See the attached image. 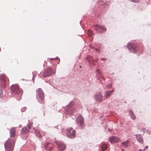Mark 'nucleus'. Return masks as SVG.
<instances>
[{
	"label": "nucleus",
	"mask_w": 151,
	"mask_h": 151,
	"mask_svg": "<svg viewBox=\"0 0 151 151\" xmlns=\"http://www.w3.org/2000/svg\"><path fill=\"white\" fill-rule=\"evenodd\" d=\"M34 78V77L32 78V80H33V79Z\"/></svg>",
	"instance_id": "nucleus-39"
},
{
	"label": "nucleus",
	"mask_w": 151,
	"mask_h": 151,
	"mask_svg": "<svg viewBox=\"0 0 151 151\" xmlns=\"http://www.w3.org/2000/svg\"><path fill=\"white\" fill-rule=\"evenodd\" d=\"M79 68H82V66H81V65H80V66H79Z\"/></svg>",
	"instance_id": "nucleus-38"
},
{
	"label": "nucleus",
	"mask_w": 151,
	"mask_h": 151,
	"mask_svg": "<svg viewBox=\"0 0 151 151\" xmlns=\"http://www.w3.org/2000/svg\"><path fill=\"white\" fill-rule=\"evenodd\" d=\"M109 140L111 143H114L118 142L119 140V137H116L112 136L109 138Z\"/></svg>",
	"instance_id": "nucleus-14"
},
{
	"label": "nucleus",
	"mask_w": 151,
	"mask_h": 151,
	"mask_svg": "<svg viewBox=\"0 0 151 151\" xmlns=\"http://www.w3.org/2000/svg\"><path fill=\"white\" fill-rule=\"evenodd\" d=\"M96 72L97 73L96 76L98 78V79H99V77L101 76V74L100 72V70L98 69H97L96 70Z\"/></svg>",
	"instance_id": "nucleus-24"
},
{
	"label": "nucleus",
	"mask_w": 151,
	"mask_h": 151,
	"mask_svg": "<svg viewBox=\"0 0 151 151\" xmlns=\"http://www.w3.org/2000/svg\"><path fill=\"white\" fill-rule=\"evenodd\" d=\"M55 143L58 146L59 150H63L65 149V146L62 142L57 141L55 142Z\"/></svg>",
	"instance_id": "nucleus-11"
},
{
	"label": "nucleus",
	"mask_w": 151,
	"mask_h": 151,
	"mask_svg": "<svg viewBox=\"0 0 151 151\" xmlns=\"http://www.w3.org/2000/svg\"><path fill=\"white\" fill-rule=\"evenodd\" d=\"M93 49H95V50L97 51V52H99V50L98 49H97V48H94V47H93Z\"/></svg>",
	"instance_id": "nucleus-34"
},
{
	"label": "nucleus",
	"mask_w": 151,
	"mask_h": 151,
	"mask_svg": "<svg viewBox=\"0 0 151 151\" xmlns=\"http://www.w3.org/2000/svg\"><path fill=\"white\" fill-rule=\"evenodd\" d=\"M15 142L13 139H8L4 144L5 149L8 151H13Z\"/></svg>",
	"instance_id": "nucleus-2"
},
{
	"label": "nucleus",
	"mask_w": 151,
	"mask_h": 151,
	"mask_svg": "<svg viewBox=\"0 0 151 151\" xmlns=\"http://www.w3.org/2000/svg\"><path fill=\"white\" fill-rule=\"evenodd\" d=\"M104 58H102L101 59V60H104Z\"/></svg>",
	"instance_id": "nucleus-36"
},
{
	"label": "nucleus",
	"mask_w": 151,
	"mask_h": 151,
	"mask_svg": "<svg viewBox=\"0 0 151 151\" xmlns=\"http://www.w3.org/2000/svg\"><path fill=\"white\" fill-rule=\"evenodd\" d=\"M142 131L143 133H145L146 131V129L145 128H142Z\"/></svg>",
	"instance_id": "nucleus-30"
},
{
	"label": "nucleus",
	"mask_w": 151,
	"mask_h": 151,
	"mask_svg": "<svg viewBox=\"0 0 151 151\" xmlns=\"http://www.w3.org/2000/svg\"><path fill=\"white\" fill-rule=\"evenodd\" d=\"M135 136L136 139L139 143L141 144H142L143 143L142 136L141 134H136L135 135Z\"/></svg>",
	"instance_id": "nucleus-13"
},
{
	"label": "nucleus",
	"mask_w": 151,
	"mask_h": 151,
	"mask_svg": "<svg viewBox=\"0 0 151 151\" xmlns=\"http://www.w3.org/2000/svg\"><path fill=\"white\" fill-rule=\"evenodd\" d=\"M93 26L94 29L99 33H104L106 31V28L104 26L96 24L94 25Z\"/></svg>",
	"instance_id": "nucleus-6"
},
{
	"label": "nucleus",
	"mask_w": 151,
	"mask_h": 151,
	"mask_svg": "<svg viewBox=\"0 0 151 151\" xmlns=\"http://www.w3.org/2000/svg\"><path fill=\"white\" fill-rule=\"evenodd\" d=\"M107 87L108 88H111L112 87V85L111 83H109L107 85Z\"/></svg>",
	"instance_id": "nucleus-28"
},
{
	"label": "nucleus",
	"mask_w": 151,
	"mask_h": 151,
	"mask_svg": "<svg viewBox=\"0 0 151 151\" xmlns=\"http://www.w3.org/2000/svg\"><path fill=\"white\" fill-rule=\"evenodd\" d=\"M33 123L32 122H30L29 123L27 124V126L26 127H27V128L29 130V129L31 128V127L32 126Z\"/></svg>",
	"instance_id": "nucleus-25"
},
{
	"label": "nucleus",
	"mask_w": 151,
	"mask_h": 151,
	"mask_svg": "<svg viewBox=\"0 0 151 151\" xmlns=\"http://www.w3.org/2000/svg\"><path fill=\"white\" fill-rule=\"evenodd\" d=\"M10 89L13 94L17 95L19 97L22 95V91L19 88L17 85H12L10 87Z\"/></svg>",
	"instance_id": "nucleus-1"
},
{
	"label": "nucleus",
	"mask_w": 151,
	"mask_h": 151,
	"mask_svg": "<svg viewBox=\"0 0 151 151\" xmlns=\"http://www.w3.org/2000/svg\"><path fill=\"white\" fill-rule=\"evenodd\" d=\"M84 120L83 117L81 115H79L76 119L77 124L81 129H83L85 126Z\"/></svg>",
	"instance_id": "nucleus-9"
},
{
	"label": "nucleus",
	"mask_w": 151,
	"mask_h": 151,
	"mask_svg": "<svg viewBox=\"0 0 151 151\" xmlns=\"http://www.w3.org/2000/svg\"><path fill=\"white\" fill-rule=\"evenodd\" d=\"M15 129L14 127L12 128L10 131V136L11 137H14L15 136Z\"/></svg>",
	"instance_id": "nucleus-18"
},
{
	"label": "nucleus",
	"mask_w": 151,
	"mask_h": 151,
	"mask_svg": "<svg viewBox=\"0 0 151 151\" xmlns=\"http://www.w3.org/2000/svg\"><path fill=\"white\" fill-rule=\"evenodd\" d=\"M147 132L149 134H150L151 133V132L148 129L147 130Z\"/></svg>",
	"instance_id": "nucleus-31"
},
{
	"label": "nucleus",
	"mask_w": 151,
	"mask_h": 151,
	"mask_svg": "<svg viewBox=\"0 0 151 151\" xmlns=\"http://www.w3.org/2000/svg\"><path fill=\"white\" fill-rule=\"evenodd\" d=\"M130 115L131 116V118L133 119H136V116H135L134 113H133V112L132 111H130Z\"/></svg>",
	"instance_id": "nucleus-20"
},
{
	"label": "nucleus",
	"mask_w": 151,
	"mask_h": 151,
	"mask_svg": "<svg viewBox=\"0 0 151 151\" xmlns=\"http://www.w3.org/2000/svg\"><path fill=\"white\" fill-rule=\"evenodd\" d=\"M0 80L2 82L3 86L4 87L6 85V78L4 74H2L0 75Z\"/></svg>",
	"instance_id": "nucleus-15"
},
{
	"label": "nucleus",
	"mask_w": 151,
	"mask_h": 151,
	"mask_svg": "<svg viewBox=\"0 0 151 151\" xmlns=\"http://www.w3.org/2000/svg\"><path fill=\"white\" fill-rule=\"evenodd\" d=\"M114 90H112L107 91L105 92L104 97H109L111 94L114 91Z\"/></svg>",
	"instance_id": "nucleus-17"
},
{
	"label": "nucleus",
	"mask_w": 151,
	"mask_h": 151,
	"mask_svg": "<svg viewBox=\"0 0 151 151\" xmlns=\"http://www.w3.org/2000/svg\"><path fill=\"white\" fill-rule=\"evenodd\" d=\"M74 104V102L73 101L70 102L69 104L68 105L65 109L64 110V113L67 115H72L74 112L75 109L73 108V106Z\"/></svg>",
	"instance_id": "nucleus-3"
},
{
	"label": "nucleus",
	"mask_w": 151,
	"mask_h": 151,
	"mask_svg": "<svg viewBox=\"0 0 151 151\" xmlns=\"http://www.w3.org/2000/svg\"><path fill=\"white\" fill-rule=\"evenodd\" d=\"M129 141L127 140L126 142H124L122 143L125 147H127L128 146Z\"/></svg>",
	"instance_id": "nucleus-22"
},
{
	"label": "nucleus",
	"mask_w": 151,
	"mask_h": 151,
	"mask_svg": "<svg viewBox=\"0 0 151 151\" xmlns=\"http://www.w3.org/2000/svg\"><path fill=\"white\" fill-rule=\"evenodd\" d=\"M127 47L129 51L133 53H136L138 50V46L134 43L129 42Z\"/></svg>",
	"instance_id": "nucleus-5"
},
{
	"label": "nucleus",
	"mask_w": 151,
	"mask_h": 151,
	"mask_svg": "<svg viewBox=\"0 0 151 151\" xmlns=\"http://www.w3.org/2000/svg\"><path fill=\"white\" fill-rule=\"evenodd\" d=\"M66 134L67 137L73 139L76 137V130L70 127L67 129Z\"/></svg>",
	"instance_id": "nucleus-7"
},
{
	"label": "nucleus",
	"mask_w": 151,
	"mask_h": 151,
	"mask_svg": "<svg viewBox=\"0 0 151 151\" xmlns=\"http://www.w3.org/2000/svg\"><path fill=\"white\" fill-rule=\"evenodd\" d=\"M98 3L101 6H104V7L106 5V3H104V2L101 0L99 1Z\"/></svg>",
	"instance_id": "nucleus-19"
},
{
	"label": "nucleus",
	"mask_w": 151,
	"mask_h": 151,
	"mask_svg": "<svg viewBox=\"0 0 151 151\" xmlns=\"http://www.w3.org/2000/svg\"><path fill=\"white\" fill-rule=\"evenodd\" d=\"M27 109V107H22L21 109V111L22 112H24V111H25L26 110V109Z\"/></svg>",
	"instance_id": "nucleus-27"
},
{
	"label": "nucleus",
	"mask_w": 151,
	"mask_h": 151,
	"mask_svg": "<svg viewBox=\"0 0 151 151\" xmlns=\"http://www.w3.org/2000/svg\"><path fill=\"white\" fill-rule=\"evenodd\" d=\"M29 131V130L28 129L27 127H24L22 128L21 133L22 134H27Z\"/></svg>",
	"instance_id": "nucleus-16"
},
{
	"label": "nucleus",
	"mask_w": 151,
	"mask_h": 151,
	"mask_svg": "<svg viewBox=\"0 0 151 151\" xmlns=\"http://www.w3.org/2000/svg\"><path fill=\"white\" fill-rule=\"evenodd\" d=\"M58 58H50V60H54V59H57V60H58Z\"/></svg>",
	"instance_id": "nucleus-32"
},
{
	"label": "nucleus",
	"mask_w": 151,
	"mask_h": 151,
	"mask_svg": "<svg viewBox=\"0 0 151 151\" xmlns=\"http://www.w3.org/2000/svg\"><path fill=\"white\" fill-rule=\"evenodd\" d=\"M88 35L89 37H91L93 35V31L90 29H89L88 31Z\"/></svg>",
	"instance_id": "nucleus-26"
},
{
	"label": "nucleus",
	"mask_w": 151,
	"mask_h": 151,
	"mask_svg": "<svg viewBox=\"0 0 151 151\" xmlns=\"http://www.w3.org/2000/svg\"><path fill=\"white\" fill-rule=\"evenodd\" d=\"M44 97V93L42 89L40 88L36 90V98L38 101L40 103H42Z\"/></svg>",
	"instance_id": "nucleus-4"
},
{
	"label": "nucleus",
	"mask_w": 151,
	"mask_h": 151,
	"mask_svg": "<svg viewBox=\"0 0 151 151\" xmlns=\"http://www.w3.org/2000/svg\"><path fill=\"white\" fill-rule=\"evenodd\" d=\"M139 151H144L143 150H141V149H139Z\"/></svg>",
	"instance_id": "nucleus-37"
},
{
	"label": "nucleus",
	"mask_w": 151,
	"mask_h": 151,
	"mask_svg": "<svg viewBox=\"0 0 151 151\" xmlns=\"http://www.w3.org/2000/svg\"><path fill=\"white\" fill-rule=\"evenodd\" d=\"M45 148V149L49 151H50L53 149V146L52 145L49 143V142H46L44 145Z\"/></svg>",
	"instance_id": "nucleus-12"
},
{
	"label": "nucleus",
	"mask_w": 151,
	"mask_h": 151,
	"mask_svg": "<svg viewBox=\"0 0 151 151\" xmlns=\"http://www.w3.org/2000/svg\"><path fill=\"white\" fill-rule=\"evenodd\" d=\"M3 97V94H2V92L1 91V90L0 91V98H2Z\"/></svg>",
	"instance_id": "nucleus-29"
},
{
	"label": "nucleus",
	"mask_w": 151,
	"mask_h": 151,
	"mask_svg": "<svg viewBox=\"0 0 151 151\" xmlns=\"http://www.w3.org/2000/svg\"><path fill=\"white\" fill-rule=\"evenodd\" d=\"M107 146L105 144H102L101 146V148L102 151H104L107 148Z\"/></svg>",
	"instance_id": "nucleus-21"
},
{
	"label": "nucleus",
	"mask_w": 151,
	"mask_h": 151,
	"mask_svg": "<svg viewBox=\"0 0 151 151\" xmlns=\"http://www.w3.org/2000/svg\"><path fill=\"white\" fill-rule=\"evenodd\" d=\"M95 100L97 102H101L103 101V96L100 92H98L94 95Z\"/></svg>",
	"instance_id": "nucleus-10"
},
{
	"label": "nucleus",
	"mask_w": 151,
	"mask_h": 151,
	"mask_svg": "<svg viewBox=\"0 0 151 151\" xmlns=\"http://www.w3.org/2000/svg\"><path fill=\"white\" fill-rule=\"evenodd\" d=\"M148 146H145V148H144V150H143V151H145V150H146L147 149V148H148Z\"/></svg>",
	"instance_id": "nucleus-33"
},
{
	"label": "nucleus",
	"mask_w": 151,
	"mask_h": 151,
	"mask_svg": "<svg viewBox=\"0 0 151 151\" xmlns=\"http://www.w3.org/2000/svg\"><path fill=\"white\" fill-rule=\"evenodd\" d=\"M35 135L38 137L39 138H41V135L40 134V132L37 130H36L35 131Z\"/></svg>",
	"instance_id": "nucleus-23"
},
{
	"label": "nucleus",
	"mask_w": 151,
	"mask_h": 151,
	"mask_svg": "<svg viewBox=\"0 0 151 151\" xmlns=\"http://www.w3.org/2000/svg\"><path fill=\"white\" fill-rule=\"evenodd\" d=\"M18 127L19 128L21 127V125H19V126H18Z\"/></svg>",
	"instance_id": "nucleus-35"
},
{
	"label": "nucleus",
	"mask_w": 151,
	"mask_h": 151,
	"mask_svg": "<svg viewBox=\"0 0 151 151\" xmlns=\"http://www.w3.org/2000/svg\"><path fill=\"white\" fill-rule=\"evenodd\" d=\"M55 72L51 68L49 67L45 70L42 73V76L44 77H46L51 76L55 73Z\"/></svg>",
	"instance_id": "nucleus-8"
}]
</instances>
